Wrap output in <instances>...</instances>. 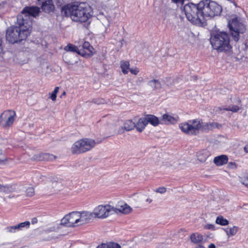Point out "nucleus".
I'll return each instance as SVG.
<instances>
[{
	"label": "nucleus",
	"instance_id": "37998d69",
	"mask_svg": "<svg viewBox=\"0 0 248 248\" xmlns=\"http://www.w3.org/2000/svg\"><path fill=\"white\" fill-rule=\"evenodd\" d=\"M97 248H108V244L103 243L100 245H99Z\"/></svg>",
	"mask_w": 248,
	"mask_h": 248
},
{
	"label": "nucleus",
	"instance_id": "2f4dec72",
	"mask_svg": "<svg viewBox=\"0 0 248 248\" xmlns=\"http://www.w3.org/2000/svg\"><path fill=\"white\" fill-rule=\"evenodd\" d=\"M59 87H56L54 91L50 93V98L52 100L55 101L56 100V97H57V94L58 92H59Z\"/></svg>",
	"mask_w": 248,
	"mask_h": 248
},
{
	"label": "nucleus",
	"instance_id": "09e8293b",
	"mask_svg": "<svg viewBox=\"0 0 248 248\" xmlns=\"http://www.w3.org/2000/svg\"><path fill=\"white\" fill-rule=\"evenodd\" d=\"M202 248H205L202 246ZM208 248H216V246L213 243H211L208 246Z\"/></svg>",
	"mask_w": 248,
	"mask_h": 248
},
{
	"label": "nucleus",
	"instance_id": "a19ab883",
	"mask_svg": "<svg viewBox=\"0 0 248 248\" xmlns=\"http://www.w3.org/2000/svg\"><path fill=\"white\" fill-rule=\"evenodd\" d=\"M5 157H4V154L2 153V151L1 149H0V161H3L5 160Z\"/></svg>",
	"mask_w": 248,
	"mask_h": 248
},
{
	"label": "nucleus",
	"instance_id": "b1692460",
	"mask_svg": "<svg viewBox=\"0 0 248 248\" xmlns=\"http://www.w3.org/2000/svg\"><path fill=\"white\" fill-rule=\"evenodd\" d=\"M240 109V108L236 105H230L228 107H218L217 108V111L218 110H227L231 111L232 112H236Z\"/></svg>",
	"mask_w": 248,
	"mask_h": 248
},
{
	"label": "nucleus",
	"instance_id": "f704fd0d",
	"mask_svg": "<svg viewBox=\"0 0 248 248\" xmlns=\"http://www.w3.org/2000/svg\"><path fill=\"white\" fill-rule=\"evenodd\" d=\"M5 230L7 232L11 233H14L16 232L15 226H8L5 228Z\"/></svg>",
	"mask_w": 248,
	"mask_h": 248
},
{
	"label": "nucleus",
	"instance_id": "aec40b11",
	"mask_svg": "<svg viewBox=\"0 0 248 248\" xmlns=\"http://www.w3.org/2000/svg\"><path fill=\"white\" fill-rule=\"evenodd\" d=\"M190 239L192 243L198 245L199 247L202 248V235L199 233H193L190 235Z\"/></svg>",
	"mask_w": 248,
	"mask_h": 248
},
{
	"label": "nucleus",
	"instance_id": "5fc2aeb1",
	"mask_svg": "<svg viewBox=\"0 0 248 248\" xmlns=\"http://www.w3.org/2000/svg\"><path fill=\"white\" fill-rule=\"evenodd\" d=\"M146 201L147 202H148L149 203H151L152 202V200L151 199H146Z\"/></svg>",
	"mask_w": 248,
	"mask_h": 248
},
{
	"label": "nucleus",
	"instance_id": "de8ad7c7",
	"mask_svg": "<svg viewBox=\"0 0 248 248\" xmlns=\"http://www.w3.org/2000/svg\"><path fill=\"white\" fill-rule=\"evenodd\" d=\"M37 177H39V179L41 180V181H43L44 180V179L46 178L44 176L42 175H37Z\"/></svg>",
	"mask_w": 248,
	"mask_h": 248
},
{
	"label": "nucleus",
	"instance_id": "9d476101",
	"mask_svg": "<svg viewBox=\"0 0 248 248\" xmlns=\"http://www.w3.org/2000/svg\"><path fill=\"white\" fill-rule=\"evenodd\" d=\"M78 212H72L61 220V223L67 227H76L78 226Z\"/></svg>",
	"mask_w": 248,
	"mask_h": 248
},
{
	"label": "nucleus",
	"instance_id": "7ed1b4c3",
	"mask_svg": "<svg viewBox=\"0 0 248 248\" xmlns=\"http://www.w3.org/2000/svg\"><path fill=\"white\" fill-rule=\"evenodd\" d=\"M131 211L132 208L128 205L121 202L117 204L116 207H114L109 204L98 205L94 209L92 214L93 217L105 218L113 213H117V211L124 214H128Z\"/></svg>",
	"mask_w": 248,
	"mask_h": 248
},
{
	"label": "nucleus",
	"instance_id": "13d9d810",
	"mask_svg": "<svg viewBox=\"0 0 248 248\" xmlns=\"http://www.w3.org/2000/svg\"><path fill=\"white\" fill-rule=\"evenodd\" d=\"M119 132L120 133H122L123 132H122V131H119Z\"/></svg>",
	"mask_w": 248,
	"mask_h": 248
},
{
	"label": "nucleus",
	"instance_id": "0eeeda50",
	"mask_svg": "<svg viewBox=\"0 0 248 248\" xmlns=\"http://www.w3.org/2000/svg\"><path fill=\"white\" fill-rule=\"evenodd\" d=\"M222 7L212 0H202V16L214 17L220 15Z\"/></svg>",
	"mask_w": 248,
	"mask_h": 248
},
{
	"label": "nucleus",
	"instance_id": "603ef678",
	"mask_svg": "<svg viewBox=\"0 0 248 248\" xmlns=\"http://www.w3.org/2000/svg\"><path fill=\"white\" fill-rule=\"evenodd\" d=\"M244 149L246 153H248V145L245 146Z\"/></svg>",
	"mask_w": 248,
	"mask_h": 248
},
{
	"label": "nucleus",
	"instance_id": "4d7b16f0",
	"mask_svg": "<svg viewBox=\"0 0 248 248\" xmlns=\"http://www.w3.org/2000/svg\"><path fill=\"white\" fill-rule=\"evenodd\" d=\"M121 248H126V247H125L124 245H123Z\"/></svg>",
	"mask_w": 248,
	"mask_h": 248
},
{
	"label": "nucleus",
	"instance_id": "49530a36",
	"mask_svg": "<svg viewBox=\"0 0 248 248\" xmlns=\"http://www.w3.org/2000/svg\"><path fill=\"white\" fill-rule=\"evenodd\" d=\"M147 235H149V238L147 239L146 240H150L154 237V236H152L154 235L153 233L151 232H148Z\"/></svg>",
	"mask_w": 248,
	"mask_h": 248
},
{
	"label": "nucleus",
	"instance_id": "4c0bfd02",
	"mask_svg": "<svg viewBox=\"0 0 248 248\" xmlns=\"http://www.w3.org/2000/svg\"><path fill=\"white\" fill-rule=\"evenodd\" d=\"M204 228L205 229H208V230H215V227L214 225L211 224L205 225L204 226Z\"/></svg>",
	"mask_w": 248,
	"mask_h": 248
},
{
	"label": "nucleus",
	"instance_id": "e433bc0d",
	"mask_svg": "<svg viewBox=\"0 0 248 248\" xmlns=\"http://www.w3.org/2000/svg\"><path fill=\"white\" fill-rule=\"evenodd\" d=\"M228 167L230 169H234L237 168V165L235 162H230L228 163Z\"/></svg>",
	"mask_w": 248,
	"mask_h": 248
},
{
	"label": "nucleus",
	"instance_id": "5701e85b",
	"mask_svg": "<svg viewBox=\"0 0 248 248\" xmlns=\"http://www.w3.org/2000/svg\"><path fill=\"white\" fill-rule=\"evenodd\" d=\"M221 127V125L217 123H206L202 125V131L206 130H212L215 128L219 129Z\"/></svg>",
	"mask_w": 248,
	"mask_h": 248
},
{
	"label": "nucleus",
	"instance_id": "79ce46f5",
	"mask_svg": "<svg viewBox=\"0 0 248 248\" xmlns=\"http://www.w3.org/2000/svg\"><path fill=\"white\" fill-rule=\"evenodd\" d=\"M143 79L142 78H138V79L136 81V83L137 85H140L142 82H143Z\"/></svg>",
	"mask_w": 248,
	"mask_h": 248
},
{
	"label": "nucleus",
	"instance_id": "1a4fd4ad",
	"mask_svg": "<svg viewBox=\"0 0 248 248\" xmlns=\"http://www.w3.org/2000/svg\"><path fill=\"white\" fill-rule=\"evenodd\" d=\"M202 127L201 122L197 119L189 121L187 123H181L179 128L182 132L187 135H196L199 133Z\"/></svg>",
	"mask_w": 248,
	"mask_h": 248
},
{
	"label": "nucleus",
	"instance_id": "4468645a",
	"mask_svg": "<svg viewBox=\"0 0 248 248\" xmlns=\"http://www.w3.org/2000/svg\"><path fill=\"white\" fill-rule=\"evenodd\" d=\"M178 117H173L168 114H164L160 118V124H173L177 122Z\"/></svg>",
	"mask_w": 248,
	"mask_h": 248
},
{
	"label": "nucleus",
	"instance_id": "a878e982",
	"mask_svg": "<svg viewBox=\"0 0 248 248\" xmlns=\"http://www.w3.org/2000/svg\"><path fill=\"white\" fill-rule=\"evenodd\" d=\"M136 126V124L131 120H127L124 124L123 128L126 131H130L133 129Z\"/></svg>",
	"mask_w": 248,
	"mask_h": 248
},
{
	"label": "nucleus",
	"instance_id": "6e6d98bb",
	"mask_svg": "<svg viewBox=\"0 0 248 248\" xmlns=\"http://www.w3.org/2000/svg\"><path fill=\"white\" fill-rule=\"evenodd\" d=\"M65 94V92H63L62 94L61 95V97H62V95H64Z\"/></svg>",
	"mask_w": 248,
	"mask_h": 248
},
{
	"label": "nucleus",
	"instance_id": "393cba45",
	"mask_svg": "<svg viewBox=\"0 0 248 248\" xmlns=\"http://www.w3.org/2000/svg\"><path fill=\"white\" fill-rule=\"evenodd\" d=\"M226 232L228 237L235 235L238 232V228L236 226H233L230 228H226L223 229Z\"/></svg>",
	"mask_w": 248,
	"mask_h": 248
},
{
	"label": "nucleus",
	"instance_id": "3c124183",
	"mask_svg": "<svg viewBox=\"0 0 248 248\" xmlns=\"http://www.w3.org/2000/svg\"><path fill=\"white\" fill-rule=\"evenodd\" d=\"M37 222V219L36 218H33L31 220V223L34 224L35 223H36Z\"/></svg>",
	"mask_w": 248,
	"mask_h": 248
},
{
	"label": "nucleus",
	"instance_id": "2eb2a0df",
	"mask_svg": "<svg viewBox=\"0 0 248 248\" xmlns=\"http://www.w3.org/2000/svg\"><path fill=\"white\" fill-rule=\"evenodd\" d=\"M229 158L227 155H221L214 157L213 162L217 166H221L226 164Z\"/></svg>",
	"mask_w": 248,
	"mask_h": 248
},
{
	"label": "nucleus",
	"instance_id": "423d86ee",
	"mask_svg": "<svg viewBox=\"0 0 248 248\" xmlns=\"http://www.w3.org/2000/svg\"><path fill=\"white\" fill-rule=\"evenodd\" d=\"M95 145L94 140L84 138L75 142L71 147V152L73 154H80L91 150Z\"/></svg>",
	"mask_w": 248,
	"mask_h": 248
},
{
	"label": "nucleus",
	"instance_id": "cd10ccee",
	"mask_svg": "<svg viewBox=\"0 0 248 248\" xmlns=\"http://www.w3.org/2000/svg\"><path fill=\"white\" fill-rule=\"evenodd\" d=\"M216 223L221 226H225L228 225L229 221L224 218L222 216H218L217 217Z\"/></svg>",
	"mask_w": 248,
	"mask_h": 248
},
{
	"label": "nucleus",
	"instance_id": "dca6fc26",
	"mask_svg": "<svg viewBox=\"0 0 248 248\" xmlns=\"http://www.w3.org/2000/svg\"><path fill=\"white\" fill-rule=\"evenodd\" d=\"M55 158V156L48 153H41L34 155L32 159L37 161L49 160Z\"/></svg>",
	"mask_w": 248,
	"mask_h": 248
},
{
	"label": "nucleus",
	"instance_id": "72a5a7b5",
	"mask_svg": "<svg viewBox=\"0 0 248 248\" xmlns=\"http://www.w3.org/2000/svg\"><path fill=\"white\" fill-rule=\"evenodd\" d=\"M108 248H121V246L118 244L114 242H110L108 243Z\"/></svg>",
	"mask_w": 248,
	"mask_h": 248
},
{
	"label": "nucleus",
	"instance_id": "c85d7f7f",
	"mask_svg": "<svg viewBox=\"0 0 248 248\" xmlns=\"http://www.w3.org/2000/svg\"><path fill=\"white\" fill-rule=\"evenodd\" d=\"M64 50L66 51L77 52L78 54V52H80V50L78 49V48L76 46H75L71 44H69L67 45L66 46H65Z\"/></svg>",
	"mask_w": 248,
	"mask_h": 248
},
{
	"label": "nucleus",
	"instance_id": "58836bf2",
	"mask_svg": "<svg viewBox=\"0 0 248 248\" xmlns=\"http://www.w3.org/2000/svg\"><path fill=\"white\" fill-rule=\"evenodd\" d=\"M170 241V240H168L166 244H164L163 243H159L158 245L157 246V248H164L165 247H166L167 245L169 244Z\"/></svg>",
	"mask_w": 248,
	"mask_h": 248
},
{
	"label": "nucleus",
	"instance_id": "a211bd4d",
	"mask_svg": "<svg viewBox=\"0 0 248 248\" xmlns=\"http://www.w3.org/2000/svg\"><path fill=\"white\" fill-rule=\"evenodd\" d=\"M42 9L46 13H49L54 10L55 7L52 0H48L42 5Z\"/></svg>",
	"mask_w": 248,
	"mask_h": 248
},
{
	"label": "nucleus",
	"instance_id": "39448f33",
	"mask_svg": "<svg viewBox=\"0 0 248 248\" xmlns=\"http://www.w3.org/2000/svg\"><path fill=\"white\" fill-rule=\"evenodd\" d=\"M201 1L197 5L193 3L186 4L183 10L187 19L193 24L199 27L202 26V21L200 18L202 16V8L199 7Z\"/></svg>",
	"mask_w": 248,
	"mask_h": 248
},
{
	"label": "nucleus",
	"instance_id": "f03ea898",
	"mask_svg": "<svg viewBox=\"0 0 248 248\" xmlns=\"http://www.w3.org/2000/svg\"><path fill=\"white\" fill-rule=\"evenodd\" d=\"M92 9L86 3H69L62 8V14L75 22H85L92 16Z\"/></svg>",
	"mask_w": 248,
	"mask_h": 248
},
{
	"label": "nucleus",
	"instance_id": "473e14b6",
	"mask_svg": "<svg viewBox=\"0 0 248 248\" xmlns=\"http://www.w3.org/2000/svg\"><path fill=\"white\" fill-rule=\"evenodd\" d=\"M26 195L29 197H32L34 195V190L33 187H30L26 189Z\"/></svg>",
	"mask_w": 248,
	"mask_h": 248
},
{
	"label": "nucleus",
	"instance_id": "7c9ffc66",
	"mask_svg": "<svg viewBox=\"0 0 248 248\" xmlns=\"http://www.w3.org/2000/svg\"><path fill=\"white\" fill-rule=\"evenodd\" d=\"M186 233V230L184 229H180L176 233H175L174 235H175L178 238L182 239L185 236Z\"/></svg>",
	"mask_w": 248,
	"mask_h": 248
},
{
	"label": "nucleus",
	"instance_id": "ea45409f",
	"mask_svg": "<svg viewBox=\"0 0 248 248\" xmlns=\"http://www.w3.org/2000/svg\"><path fill=\"white\" fill-rule=\"evenodd\" d=\"M130 71L132 74L134 75H137L139 72V70L137 68H135L134 69H130Z\"/></svg>",
	"mask_w": 248,
	"mask_h": 248
},
{
	"label": "nucleus",
	"instance_id": "412c9836",
	"mask_svg": "<svg viewBox=\"0 0 248 248\" xmlns=\"http://www.w3.org/2000/svg\"><path fill=\"white\" fill-rule=\"evenodd\" d=\"M145 116L148 124L150 123L154 126L160 124V119L159 120L157 117L153 115H147Z\"/></svg>",
	"mask_w": 248,
	"mask_h": 248
},
{
	"label": "nucleus",
	"instance_id": "9b49d317",
	"mask_svg": "<svg viewBox=\"0 0 248 248\" xmlns=\"http://www.w3.org/2000/svg\"><path fill=\"white\" fill-rule=\"evenodd\" d=\"M16 112L14 111L6 110L0 115V124L4 126H10L14 123Z\"/></svg>",
	"mask_w": 248,
	"mask_h": 248
},
{
	"label": "nucleus",
	"instance_id": "a18cd8bd",
	"mask_svg": "<svg viewBox=\"0 0 248 248\" xmlns=\"http://www.w3.org/2000/svg\"><path fill=\"white\" fill-rule=\"evenodd\" d=\"M243 184L248 187V176L244 179Z\"/></svg>",
	"mask_w": 248,
	"mask_h": 248
},
{
	"label": "nucleus",
	"instance_id": "c03bdc74",
	"mask_svg": "<svg viewBox=\"0 0 248 248\" xmlns=\"http://www.w3.org/2000/svg\"><path fill=\"white\" fill-rule=\"evenodd\" d=\"M3 53V48L2 46V42L1 39H0V57H1Z\"/></svg>",
	"mask_w": 248,
	"mask_h": 248
},
{
	"label": "nucleus",
	"instance_id": "4be33fe9",
	"mask_svg": "<svg viewBox=\"0 0 248 248\" xmlns=\"http://www.w3.org/2000/svg\"><path fill=\"white\" fill-rule=\"evenodd\" d=\"M148 85L154 90H159L161 88L162 85L160 81L157 79H152L148 82Z\"/></svg>",
	"mask_w": 248,
	"mask_h": 248
},
{
	"label": "nucleus",
	"instance_id": "6e6552de",
	"mask_svg": "<svg viewBox=\"0 0 248 248\" xmlns=\"http://www.w3.org/2000/svg\"><path fill=\"white\" fill-rule=\"evenodd\" d=\"M228 27L235 42L239 41L240 34L244 33L246 30L245 25L240 22L237 17L233 18L228 21Z\"/></svg>",
	"mask_w": 248,
	"mask_h": 248
},
{
	"label": "nucleus",
	"instance_id": "8fccbe9b",
	"mask_svg": "<svg viewBox=\"0 0 248 248\" xmlns=\"http://www.w3.org/2000/svg\"><path fill=\"white\" fill-rule=\"evenodd\" d=\"M47 0H38V1L39 4H40L42 5V4L43 3H44V2H45L46 1H47Z\"/></svg>",
	"mask_w": 248,
	"mask_h": 248
},
{
	"label": "nucleus",
	"instance_id": "f8f14e48",
	"mask_svg": "<svg viewBox=\"0 0 248 248\" xmlns=\"http://www.w3.org/2000/svg\"><path fill=\"white\" fill-rule=\"evenodd\" d=\"M78 226L88 223L93 217L92 213L87 211L78 212Z\"/></svg>",
	"mask_w": 248,
	"mask_h": 248
},
{
	"label": "nucleus",
	"instance_id": "20e7f679",
	"mask_svg": "<svg viewBox=\"0 0 248 248\" xmlns=\"http://www.w3.org/2000/svg\"><path fill=\"white\" fill-rule=\"evenodd\" d=\"M210 41L213 48L218 52L229 51L232 49L230 35L226 32L211 33Z\"/></svg>",
	"mask_w": 248,
	"mask_h": 248
},
{
	"label": "nucleus",
	"instance_id": "c756f323",
	"mask_svg": "<svg viewBox=\"0 0 248 248\" xmlns=\"http://www.w3.org/2000/svg\"><path fill=\"white\" fill-rule=\"evenodd\" d=\"M30 225V222L27 221L24 222L20 223L16 225H15V226L16 231H18L19 230H22L25 227L27 228H29Z\"/></svg>",
	"mask_w": 248,
	"mask_h": 248
},
{
	"label": "nucleus",
	"instance_id": "ddd939ff",
	"mask_svg": "<svg viewBox=\"0 0 248 248\" xmlns=\"http://www.w3.org/2000/svg\"><path fill=\"white\" fill-rule=\"evenodd\" d=\"M83 50H80L78 54H80L84 57H91L93 55V46H91L90 43L88 42H85L82 45Z\"/></svg>",
	"mask_w": 248,
	"mask_h": 248
},
{
	"label": "nucleus",
	"instance_id": "6ab92c4d",
	"mask_svg": "<svg viewBox=\"0 0 248 248\" xmlns=\"http://www.w3.org/2000/svg\"><path fill=\"white\" fill-rule=\"evenodd\" d=\"M17 189V186L15 184L7 185L3 186L0 184V192L9 193L15 191Z\"/></svg>",
	"mask_w": 248,
	"mask_h": 248
},
{
	"label": "nucleus",
	"instance_id": "f257e3e1",
	"mask_svg": "<svg viewBox=\"0 0 248 248\" xmlns=\"http://www.w3.org/2000/svg\"><path fill=\"white\" fill-rule=\"evenodd\" d=\"M40 12V8L37 6L25 7L17 16V25L10 27L7 29V41L11 44H15L25 40L30 34L29 28L31 21L30 17H36Z\"/></svg>",
	"mask_w": 248,
	"mask_h": 248
},
{
	"label": "nucleus",
	"instance_id": "bb28decb",
	"mask_svg": "<svg viewBox=\"0 0 248 248\" xmlns=\"http://www.w3.org/2000/svg\"><path fill=\"white\" fill-rule=\"evenodd\" d=\"M129 65V62L127 61H122L121 62V67L124 74L128 73Z\"/></svg>",
	"mask_w": 248,
	"mask_h": 248
},
{
	"label": "nucleus",
	"instance_id": "f3484780",
	"mask_svg": "<svg viewBox=\"0 0 248 248\" xmlns=\"http://www.w3.org/2000/svg\"><path fill=\"white\" fill-rule=\"evenodd\" d=\"M148 124L146 116L140 118L139 119L138 122L136 124L135 127L138 131L141 132Z\"/></svg>",
	"mask_w": 248,
	"mask_h": 248
},
{
	"label": "nucleus",
	"instance_id": "c9c22d12",
	"mask_svg": "<svg viewBox=\"0 0 248 248\" xmlns=\"http://www.w3.org/2000/svg\"><path fill=\"white\" fill-rule=\"evenodd\" d=\"M156 192L160 194L165 193L166 192V188L165 187H159L155 190Z\"/></svg>",
	"mask_w": 248,
	"mask_h": 248
},
{
	"label": "nucleus",
	"instance_id": "864d4df0",
	"mask_svg": "<svg viewBox=\"0 0 248 248\" xmlns=\"http://www.w3.org/2000/svg\"><path fill=\"white\" fill-rule=\"evenodd\" d=\"M230 1H231V2L233 3V4H234V5L236 7V3L235 2L234 0H229Z\"/></svg>",
	"mask_w": 248,
	"mask_h": 248
}]
</instances>
